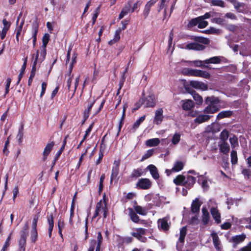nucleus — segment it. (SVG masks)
Returning a JSON list of instances; mask_svg holds the SVG:
<instances>
[{"label": "nucleus", "mask_w": 251, "mask_h": 251, "mask_svg": "<svg viewBox=\"0 0 251 251\" xmlns=\"http://www.w3.org/2000/svg\"><path fill=\"white\" fill-rule=\"evenodd\" d=\"M220 100L214 96L207 97L205 100V102L207 106L204 110V112L207 114L214 113L218 111L220 107L218 105Z\"/></svg>", "instance_id": "1"}, {"label": "nucleus", "mask_w": 251, "mask_h": 251, "mask_svg": "<svg viewBox=\"0 0 251 251\" xmlns=\"http://www.w3.org/2000/svg\"><path fill=\"white\" fill-rule=\"evenodd\" d=\"M103 212V218L105 219L107 214V208L106 207V202L105 201V195H104L102 197V200L100 201L96 204V210L92 217V219H94L99 216L100 213Z\"/></svg>", "instance_id": "2"}, {"label": "nucleus", "mask_w": 251, "mask_h": 251, "mask_svg": "<svg viewBox=\"0 0 251 251\" xmlns=\"http://www.w3.org/2000/svg\"><path fill=\"white\" fill-rule=\"evenodd\" d=\"M29 226L26 223L23 226L20 232V239L19 240V251H25L26 240L28 236Z\"/></svg>", "instance_id": "3"}, {"label": "nucleus", "mask_w": 251, "mask_h": 251, "mask_svg": "<svg viewBox=\"0 0 251 251\" xmlns=\"http://www.w3.org/2000/svg\"><path fill=\"white\" fill-rule=\"evenodd\" d=\"M183 74L187 75L201 77L204 78H209L210 77V75L209 73L200 70L185 69L183 70Z\"/></svg>", "instance_id": "4"}, {"label": "nucleus", "mask_w": 251, "mask_h": 251, "mask_svg": "<svg viewBox=\"0 0 251 251\" xmlns=\"http://www.w3.org/2000/svg\"><path fill=\"white\" fill-rule=\"evenodd\" d=\"M49 39H50V35L48 33H46L43 37V38H42V42H43V45H42V47L43 48V53H42V57H40L39 59H38V57H39V51H38L37 52V55H36V59L34 61V65H35L38 62H41L43 59H44V57H45V54H46V52H45V49H46V47L47 46V45L48 44V42H49Z\"/></svg>", "instance_id": "5"}, {"label": "nucleus", "mask_w": 251, "mask_h": 251, "mask_svg": "<svg viewBox=\"0 0 251 251\" xmlns=\"http://www.w3.org/2000/svg\"><path fill=\"white\" fill-rule=\"evenodd\" d=\"M186 231L187 229L186 226L182 227L180 229L179 238L176 246V249L178 251H182L185 237L186 234Z\"/></svg>", "instance_id": "6"}, {"label": "nucleus", "mask_w": 251, "mask_h": 251, "mask_svg": "<svg viewBox=\"0 0 251 251\" xmlns=\"http://www.w3.org/2000/svg\"><path fill=\"white\" fill-rule=\"evenodd\" d=\"M152 185L151 181L147 178L139 179L137 186L142 189L147 190L150 189Z\"/></svg>", "instance_id": "7"}, {"label": "nucleus", "mask_w": 251, "mask_h": 251, "mask_svg": "<svg viewBox=\"0 0 251 251\" xmlns=\"http://www.w3.org/2000/svg\"><path fill=\"white\" fill-rule=\"evenodd\" d=\"M163 113V110L162 108H158L155 110L153 119V122L155 124L158 125L162 123L164 119Z\"/></svg>", "instance_id": "8"}, {"label": "nucleus", "mask_w": 251, "mask_h": 251, "mask_svg": "<svg viewBox=\"0 0 251 251\" xmlns=\"http://www.w3.org/2000/svg\"><path fill=\"white\" fill-rule=\"evenodd\" d=\"M190 85L195 89H199L202 91H206L208 89V86L203 82L196 80L190 81Z\"/></svg>", "instance_id": "9"}, {"label": "nucleus", "mask_w": 251, "mask_h": 251, "mask_svg": "<svg viewBox=\"0 0 251 251\" xmlns=\"http://www.w3.org/2000/svg\"><path fill=\"white\" fill-rule=\"evenodd\" d=\"M205 48V47L203 45L200 44L197 42L190 43L186 45L184 49L187 50H202Z\"/></svg>", "instance_id": "10"}, {"label": "nucleus", "mask_w": 251, "mask_h": 251, "mask_svg": "<svg viewBox=\"0 0 251 251\" xmlns=\"http://www.w3.org/2000/svg\"><path fill=\"white\" fill-rule=\"evenodd\" d=\"M144 99V103L145 107H153L156 104L155 97L154 95H150Z\"/></svg>", "instance_id": "11"}, {"label": "nucleus", "mask_w": 251, "mask_h": 251, "mask_svg": "<svg viewBox=\"0 0 251 251\" xmlns=\"http://www.w3.org/2000/svg\"><path fill=\"white\" fill-rule=\"evenodd\" d=\"M224 59V58L223 56H214L204 60V63L205 64H220L222 61V59Z\"/></svg>", "instance_id": "12"}, {"label": "nucleus", "mask_w": 251, "mask_h": 251, "mask_svg": "<svg viewBox=\"0 0 251 251\" xmlns=\"http://www.w3.org/2000/svg\"><path fill=\"white\" fill-rule=\"evenodd\" d=\"M202 204L199 198H196L192 202L191 204V211L193 213H197L200 211V208Z\"/></svg>", "instance_id": "13"}, {"label": "nucleus", "mask_w": 251, "mask_h": 251, "mask_svg": "<svg viewBox=\"0 0 251 251\" xmlns=\"http://www.w3.org/2000/svg\"><path fill=\"white\" fill-rule=\"evenodd\" d=\"M184 166V164L183 162L180 161H176L175 162L173 167L171 170H167L166 172H177L182 170Z\"/></svg>", "instance_id": "14"}, {"label": "nucleus", "mask_w": 251, "mask_h": 251, "mask_svg": "<svg viewBox=\"0 0 251 251\" xmlns=\"http://www.w3.org/2000/svg\"><path fill=\"white\" fill-rule=\"evenodd\" d=\"M147 169L149 170L152 177L155 179H158L159 177L158 170L154 165H149Z\"/></svg>", "instance_id": "15"}, {"label": "nucleus", "mask_w": 251, "mask_h": 251, "mask_svg": "<svg viewBox=\"0 0 251 251\" xmlns=\"http://www.w3.org/2000/svg\"><path fill=\"white\" fill-rule=\"evenodd\" d=\"M158 227L164 231H167L170 227L168 220L166 218L159 219L158 221Z\"/></svg>", "instance_id": "16"}, {"label": "nucleus", "mask_w": 251, "mask_h": 251, "mask_svg": "<svg viewBox=\"0 0 251 251\" xmlns=\"http://www.w3.org/2000/svg\"><path fill=\"white\" fill-rule=\"evenodd\" d=\"M220 130V126L217 123H212L211 125L207 126L206 130L207 132L215 133L219 132Z\"/></svg>", "instance_id": "17"}, {"label": "nucleus", "mask_w": 251, "mask_h": 251, "mask_svg": "<svg viewBox=\"0 0 251 251\" xmlns=\"http://www.w3.org/2000/svg\"><path fill=\"white\" fill-rule=\"evenodd\" d=\"M128 210L129 211V216L132 222L136 223H138L140 222L141 223H144V221H140L139 216L135 213V212L133 210V209L131 208H128Z\"/></svg>", "instance_id": "18"}, {"label": "nucleus", "mask_w": 251, "mask_h": 251, "mask_svg": "<svg viewBox=\"0 0 251 251\" xmlns=\"http://www.w3.org/2000/svg\"><path fill=\"white\" fill-rule=\"evenodd\" d=\"M54 145V142H51L50 143L47 144V145H46L43 153V159L44 160L46 159L48 155L49 154L51 151L52 150Z\"/></svg>", "instance_id": "19"}, {"label": "nucleus", "mask_w": 251, "mask_h": 251, "mask_svg": "<svg viewBox=\"0 0 251 251\" xmlns=\"http://www.w3.org/2000/svg\"><path fill=\"white\" fill-rule=\"evenodd\" d=\"M219 149L220 152L225 154H227L230 151L229 145L226 142H222L219 144Z\"/></svg>", "instance_id": "20"}, {"label": "nucleus", "mask_w": 251, "mask_h": 251, "mask_svg": "<svg viewBox=\"0 0 251 251\" xmlns=\"http://www.w3.org/2000/svg\"><path fill=\"white\" fill-rule=\"evenodd\" d=\"M246 238V235L244 234L232 236L230 241L233 243L235 245L240 243L244 241Z\"/></svg>", "instance_id": "21"}, {"label": "nucleus", "mask_w": 251, "mask_h": 251, "mask_svg": "<svg viewBox=\"0 0 251 251\" xmlns=\"http://www.w3.org/2000/svg\"><path fill=\"white\" fill-rule=\"evenodd\" d=\"M158 0H150L145 5L143 14L145 17H147L150 13L151 7Z\"/></svg>", "instance_id": "22"}, {"label": "nucleus", "mask_w": 251, "mask_h": 251, "mask_svg": "<svg viewBox=\"0 0 251 251\" xmlns=\"http://www.w3.org/2000/svg\"><path fill=\"white\" fill-rule=\"evenodd\" d=\"M210 211L211 215L215 221L218 223H220L221 216L218 210L216 208L213 207L211 208Z\"/></svg>", "instance_id": "23"}, {"label": "nucleus", "mask_w": 251, "mask_h": 251, "mask_svg": "<svg viewBox=\"0 0 251 251\" xmlns=\"http://www.w3.org/2000/svg\"><path fill=\"white\" fill-rule=\"evenodd\" d=\"M48 222L49 224V236L50 238L51 236V233L54 226L53 217L52 214L48 216Z\"/></svg>", "instance_id": "24"}, {"label": "nucleus", "mask_w": 251, "mask_h": 251, "mask_svg": "<svg viewBox=\"0 0 251 251\" xmlns=\"http://www.w3.org/2000/svg\"><path fill=\"white\" fill-rule=\"evenodd\" d=\"M202 222L204 225H206L208 224V223L209 221V219H210L209 213L205 207H203L202 208Z\"/></svg>", "instance_id": "25"}, {"label": "nucleus", "mask_w": 251, "mask_h": 251, "mask_svg": "<svg viewBox=\"0 0 251 251\" xmlns=\"http://www.w3.org/2000/svg\"><path fill=\"white\" fill-rule=\"evenodd\" d=\"M24 136V125L21 124L18 130V133L17 135V139L18 143L19 145H21L23 142Z\"/></svg>", "instance_id": "26"}, {"label": "nucleus", "mask_w": 251, "mask_h": 251, "mask_svg": "<svg viewBox=\"0 0 251 251\" xmlns=\"http://www.w3.org/2000/svg\"><path fill=\"white\" fill-rule=\"evenodd\" d=\"M211 236L212 237L213 243L215 249L217 251H219L220 250V242L217 234L215 232L212 233Z\"/></svg>", "instance_id": "27"}, {"label": "nucleus", "mask_w": 251, "mask_h": 251, "mask_svg": "<svg viewBox=\"0 0 251 251\" xmlns=\"http://www.w3.org/2000/svg\"><path fill=\"white\" fill-rule=\"evenodd\" d=\"M196 178L191 176H188L187 177V180L185 181L183 185L186 187L191 188L196 182Z\"/></svg>", "instance_id": "28"}, {"label": "nucleus", "mask_w": 251, "mask_h": 251, "mask_svg": "<svg viewBox=\"0 0 251 251\" xmlns=\"http://www.w3.org/2000/svg\"><path fill=\"white\" fill-rule=\"evenodd\" d=\"M189 63L193 64L195 67H204L207 69H211V68L208 65H205L204 64V61L201 60H194L188 61Z\"/></svg>", "instance_id": "29"}, {"label": "nucleus", "mask_w": 251, "mask_h": 251, "mask_svg": "<svg viewBox=\"0 0 251 251\" xmlns=\"http://www.w3.org/2000/svg\"><path fill=\"white\" fill-rule=\"evenodd\" d=\"M210 118V116L207 115H201L198 116L195 120V122L198 124H201L203 122L207 121Z\"/></svg>", "instance_id": "30"}, {"label": "nucleus", "mask_w": 251, "mask_h": 251, "mask_svg": "<svg viewBox=\"0 0 251 251\" xmlns=\"http://www.w3.org/2000/svg\"><path fill=\"white\" fill-rule=\"evenodd\" d=\"M160 143V140L158 138H153L146 141V145L148 147H154L157 146Z\"/></svg>", "instance_id": "31"}, {"label": "nucleus", "mask_w": 251, "mask_h": 251, "mask_svg": "<svg viewBox=\"0 0 251 251\" xmlns=\"http://www.w3.org/2000/svg\"><path fill=\"white\" fill-rule=\"evenodd\" d=\"M192 39H193L198 43H201L204 44L205 45H208L210 43V41L208 39L202 37L194 36L192 38Z\"/></svg>", "instance_id": "32"}, {"label": "nucleus", "mask_w": 251, "mask_h": 251, "mask_svg": "<svg viewBox=\"0 0 251 251\" xmlns=\"http://www.w3.org/2000/svg\"><path fill=\"white\" fill-rule=\"evenodd\" d=\"M193 107L194 103L191 100L185 101L182 105V109L186 111L191 110Z\"/></svg>", "instance_id": "33"}, {"label": "nucleus", "mask_w": 251, "mask_h": 251, "mask_svg": "<svg viewBox=\"0 0 251 251\" xmlns=\"http://www.w3.org/2000/svg\"><path fill=\"white\" fill-rule=\"evenodd\" d=\"M232 112L229 110L223 111L220 112L217 116V119H221L224 118L229 117L231 116Z\"/></svg>", "instance_id": "34"}, {"label": "nucleus", "mask_w": 251, "mask_h": 251, "mask_svg": "<svg viewBox=\"0 0 251 251\" xmlns=\"http://www.w3.org/2000/svg\"><path fill=\"white\" fill-rule=\"evenodd\" d=\"M95 100L89 101V104L88 106L87 109L85 110V111L84 112V121H85L89 117L90 111L93 105L95 103Z\"/></svg>", "instance_id": "35"}, {"label": "nucleus", "mask_w": 251, "mask_h": 251, "mask_svg": "<svg viewBox=\"0 0 251 251\" xmlns=\"http://www.w3.org/2000/svg\"><path fill=\"white\" fill-rule=\"evenodd\" d=\"M185 179V177L184 176L178 175L174 179V182L177 185H183Z\"/></svg>", "instance_id": "36"}, {"label": "nucleus", "mask_w": 251, "mask_h": 251, "mask_svg": "<svg viewBox=\"0 0 251 251\" xmlns=\"http://www.w3.org/2000/svg\"><path fill=\"white\" fill-rule=\"evenodd\" d=\"M134 209L135 211L140 215H146L147 214V209L146 207L136 205L134 206Z\"/></svg>", "instance_id": "37"}, {"label": "nucleus", "mask_w": 251, "mask_h": 251, "mask_svg": "<svg viewBox=\"0 0 251 251\" xmlns=\"http://www.w3.org/2000/svg\"><path fill=\"white\" fill-rule=\"evenodd\" d=\"M143 171L141 168L134 169L131 174L132 177L137 178L141 176L143 174Z\"/></svg>", "instance_id": "38"}, {"label": "nucleus", "mask_w": 251, "mask_h": 251, "mask_svg": "<svg viewBox=\"0 0 251 251\" xmlns=\"http://www.w3.org/2000/svg\"><path fill=\"white\" fill-rule=\"evenodd\" d=\"M229 136V132L226 129L223 130L220 135V139L222 142H226Z\"/></svg>", "instance_id": "39"}, {"label": "nucleus", "mask_w": 251, "mask_h": 251, "mask_svg": "<svg viewBox=\"0 0 251 251\" xmlns=\"http://www.w3.org/2000/svg\"><path fill=\"white\" fill-rule=\"evenodd\" d=\"M229 140L232 149L238 146V138L235 135L230 137Z\"/></svg>", "instance_id": "40"}, {"label": "nucleus", "mask_w": 251, "mask_h": 251, "mask_svg": "<svg viewBox=\"0 0 251 251\" xmlns=\"http://www.w3.org/2000/svg\"><path fill=\"white\" fill-rule=\"evenodd\" d=\"M231 156V162L232 164H236L238 162V157L237 155V152L235 150H232L230 153Z\"/></svg>", "instance_id": "41"}, {"label": "nucleus", "mask_w": 251, "mask_h": 251, "mask_svg": "<svg viewBox=\"0 0 251 251\" xmlns=\"http://www.w3.org/2000/svg\"><path fill=\"white\" fill-rule=\"evenodd\" d=\"M146 116L144 115L141 117L138 120L136 121L133 125V129H136L140 124L145 120Z\"/></svg>", "instance_id": "42"}, {"label": "nucleus", "mask_w": 251, "mask_h": 251, "mask_svg": "<svg viewBox=\"0 0 251 251\" xmlns=\"http://www.w3.org/2000/svg\"><path fill=\"white\" fill-rule=\"evenodd\" d=\"M193 99L196 101L197 104H201L203 102V99L202 97L198 94L194 92L192 94Z\"/></svg>", "instance_id": "43"}, {"label": "nucleus", "mask_w": 251, "mask_h": 251, "mask_svg": "<svg viewBox=\"0 0 251 251\" xmlns=\"http://www.w3.org/2000/svg\"><path fill=\"white\" fill-rule=\"evenodd\" d=\"M119 168L117 167H113L111 175L110 182L112 183L113 180L115 179L119 174Z\"/></svg>", "instance_id": "44"}, {"label": "nucleus", "mask_w": 251, "mask_h": 251, "mask_svg": "<svg viewBox=\"0 0 251 251\" xmlns=\"http://www.w3.org/2000/svg\"><path fill=\"white\" fill-rule=\"evenodd\" d=\"M153 152V149H150L148 150L147 152L142 156L141 161H143L144 160L150 158L152 155Z\"/></svg>", "instance_id": "45"}, {"label": "nucleus", "mask_w": 251, "mask_h": 251, "mask_svg": "<svg viewBox=\"0 0 251 251\" xmlns=\"http://www.w3.org/2000/svg\"><path fill=\"white\" fill-rule=\"evenodd\" d=\"M11 234H10L7 237L0 251H6V250L8 249L10 245V241L11 239Z\"/></svg>", "instance_id": "46"}, {"label": "nucleus", "mask_w": 251, "mask_h": 251, "mask_svg": "<svg viewBox=\"0 0 251 251\" xmlns=\"http://www.w3.org/2000/svg\"><path fill=\"white\" fill-rule=\"evenodd\" d=\"M233 5L236 10L239 12H241L244 8V4L239 2L237 1Z\"/></svg>", "instance_id": "47"}, {"label": "nucleus", "mask_w": 251, "mask_h": 251, "mask_svg": "<svg viewBox=\"0 0 251 251\" xmlns=\"http://www.w3.org/2000/svg\"><path fill=\"white\" fill-rule=\"evenodd\" d=\"M211 3L214 6H218L222 7H225L224 2L222 0H211Z\"/></svg>", "instance_id": "48"}, {"label": "nucleus", "mask_w": 251, "mask_h": 251, "mask_svg": "<svg viewBox=\"0 0 251 251\" xmlns=\"http://www.w3.org/2000/svg\"><path fill=\"white\" fill-rule=\"evenodd\" d=\"M180 139V135L179 133H175L172 139V142L174 145H176L178 144Z\"/></svg>", "instance_id": "49"}, {"label": "nucleus", "mask_w": 251, "mask_h": 251, "mask_svg": "<svg viewBox=\"0 0 251 251\" xmlns=\"http://www.w3.org/2000/svg\"><path fill=\"white\" fill-rule=\"evenodd\" d=\"M131 235L134 237L137 238L138 240L144 242H145V240H146V238L144 237H143V235L139 234L138 233L135 232H133L131 233Z\"/></svg>", "instance_id": "50"}, {"label": "nucleus", "mask_w": 251, "mask_h": 251, "mask_svg": "<svg viewBox=\"0 0 251 251\" xmlns=\"http://www.w3.org/2000/svg\"><path fill=\"white\" fill-rule=\"evenodd\" d=\"M131 8V5L130 3H128L127 5H126L121 11L120 12L124 16L126 15L128 12H130Z\"/></svg>", "instance_id": "51"}, {"label": "nucleus", "mask_w": 251, "mask_h": 251, "mask_svg": "<svg viewBox=\"0 0 251 251\" xmlns=\"http://www.w3.org/2000/svg\"><path fill=\"white\" fill-rule=\"evenodd\" d=\"M208 25V22L206 21H204L203 19H199L198 23V27L200 28H203L207 26Z\"/></svg>", "instance_id": "52"}, {"label": "nucleus", "mask_w": 251, "mask_h": 251, "mask_svg": "<svg viewBox=\"0 0 251 251\" xmlns=\"http://www.w3.org/2000/svg\"><path fill=\"white\" fill-rule=\"evenodd\" d=\"M199 19H200V18L199 17L197 18L191 19L188 25L190 27H192V26L196 25L199 23Z\"/></svg>", "instance_id": "53"}, {"label": "nucleus", "mask_w": 251, "mask_h": 251, "mask_svg": "<svg viewBox=\"0 0 251 251\" xmlns=\"http://www.w3.org/2000/svg\"><path fill=\"white\" fill-rule=\"evenodd\" d=\"M11 82V79L10 78H7L6 80V85H5V91L4 96L9 93V87L10 85V83Z\"/></svg>", "instance_id": "54"}, {"label": "nucleus", "mask_w": 251, "mask_h": 251, "mask_svg": "<svg viewBox=\"0 0 251 251\" xmlns=\"http://www.w3.org/2000/svg\"><path fill=\"white\" fill-rule=\"evenodd\" d=\"M23 27V24H21L20 26L16 29V38L17 42H19V36L21 35L22 29Z\"/></svg>", "instance_id": "55"}, {"label": "nucleus", "mask_w": 251, "mask_h": 251, "mask_svg": "<svg viewBox=\"0 0 251 251\" xmlns=\"http://www.w3.org/2000/svg\"><path fill=\"white\" fill-rule=\"evenodd\" d=\"M242 174L248 179L250 178L251 176V171L249 169H243L242 171Z\"/></svg>", "instance_id": "56"}, {"label": "nucleus", "mask_w": 251, "mask_h": 251, "mask_svg": "<svg viewBox=\"0 0 251 251\" xmlns=\"http://www.w3.org/2000/svg\"><path fill=\"white\" fill-rule=\"evenodd\" d=\"M104 178H105V175L104 174H102L101 176L100 177V184H99V188L100 192L102 190L103 182Z\"/></svg>", "instance_id": "57"}, {"label": "nucleus", "mask_w": 251, "mask_h": 251, "mask_svg": "<svg viewBox=\"0 0 251 251\" xmlns=\"http://www.w3.org/2000/svg\"><path fill=\"white\" fill-rule=\"evenodd\" d=\"M144 99L141 98L138 102L135 104V107L133 109V110L135 111L140 107V106L144 103Z\"/></svg>", "instance_id": "58"}, {"label": "nucleus", "mask_w": 251, "mask_h": 251, "mask_svg": "<svg viewBox=\"0 0 251 251\" xmlns=\"http://www.w3.org/2000/svg\"><path fill=\"white\" fill-rule=\"evenodd\" d=\"M79 76H78L75 79V86H74V90L72 91H73V94H72V95L71 96V98L74 96V95H75V92L76 90V88H77V87L78 85V82H79Z\"/></svg>", "instance_id": "59"}, {"label": "nucleus", "mask_w": 251, "mask_h": 251, "mask_svg": "<svg viewBox=\"0 0 251 251\" xmlns=\"http://www.w3.org/2000/svg\"><path fill=\"white\" fill-rule=\"evenodd\" d=\"M93 126V124H92L87 128V129L86 130V131L85 132V134L83 138V140H85L86 139V138L88 137V136L89 135V134H90V133L91 132V131L92 129Z\"/></svg>", "instance_id": "60"}, {"label": "nucleus", "mask_w": 251, "mask_h": 251, "mask_svg": "<svg viewBox=\"0 0 251 251\" xmlns=\"http://www.w3.org/2000/svg\"><path fill=\"white\" fill-rule=\"evenodd\" d=\"M121 31V29L120 28H118L115 31V35H114V37L115 41L117 42L120 40V33Z\"/></svg>", "instance_id": "61"}, {"label": "nucleus", "mask_w": 251, "mask_h": 251, "mask_svg": "<svg viewBox=\"0 0 251 251\" xmlns=\"http://www.w3.org/2000/svg\"><path fill=\"white\" fill-rule=\"evenodd\" d=\"M64 224L63 221L61 220V219H59L58 222V227L59 228V234L62 235L61 233V230L62 228L64 227Z\"/></svg>", "instance_id": "62"}, {"label": "nucleus", "mask_w": 251, "mask_h": 251, "mask_svg": "<svg viewBox=\"0 0 251 251\" xmlns=\"http://www.w3.org/2000/svg\"><path fill=\"white\" fill-rule=\"evenodd\" d=\"M239 251H251V242L246 246L242 248Z\"/></svg>", "instance_id": "63"}, {"label": "nucleus", "mask_w": 251, "mask_h": 251, "mask_svg": "<svg viewBox=\"0 0 251 251\" xmlns=\"http://www.w3.org/2000/svg\"><path fill=\"white\" fill-rule=\"evenodd\" d=\"M96 244V241L95 240H93L91 242V245L88 251H94L95 245Z\"/></svg>", "instance_id": "64"}]
</instances>
